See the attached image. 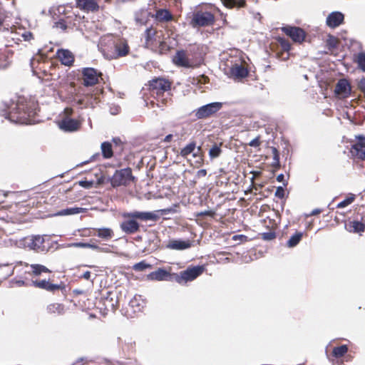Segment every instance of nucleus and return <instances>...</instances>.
Masks as SVG:
<instances>
[{
    "label": "nucleus",
    "mask_w": 365,
    "mask_h": 365,
    "mask_svg": "<svg viewBox=\"0 0 365 365\" xmlns=\"http://www.w3.org/2000/svg\"><path fill=\"white\" fill-rule=\"evenodd\" d=\"M38 102L24 96L18 97L15 106L9 111L1 110L0 115L12 123L29 124L36 113Z\"/></svg>",
    "instance_id": "nucleus-1"
},
{
    "label": "nucleus",
    "mask_w": 365,
    "mask_h": 365,
    "mask_svg": "<svg viewBox=\"0 0 365 365\" xmlns=\"http://www.w3.org/2000/svg\"><path fill=\"white\" fill-rule=\"evenodd\" d=\"M63 101L78 106L80 109L94 108L99 103L97 96L91 92H87L82 86H76L75 82H71L67 87L66 94Z\"/></svg>",
    "instance_id": "nucleus-2"
},
{
    "label": "nucleus",
    "mask_w": 365,
    "mask_h": 365,
    "mask_svg": "<svg viewBox=\"0 0 365 365\" xmlns=\"http://www.w3.org/2000/svg\"><path fill=\"white\" fill-rule=\"evenodd\" d=\"M172 85L173 82L164 77H155L148 81V86L150 95L157 101L159 107L172 104Z\"/></svg>",
    "instance_id": "nucleus-3"
},
{
    "label": "nucleus",
    "mask_w": 365,
    "mask_h": 365,
    "mask_svg": "<svg viewBox=\"0 0 365 365\" xmlns=\"http://www.w3.org/2000/svg\"><path fill=\"white\" fill-rule=\"evenodd\" d=\"M122 217L124 220L120 224V227L126 235H133L140 231V226L137 220L155 222L160 218L155 212L140 211L123 212Z\"/></svg>",
    "instance_id": "nucleus-4"
},
{
    "label": "nucleus",
    "mask_w": 365,
    "mask_h": 365,
    "mask_svg": "<svg viewBox=\"0 0 365 365\" xmlns=\"http://www.w3.org/2000/svg\"><path fill=\"white\" fill-rule=\"evenodd\" d=\"M128 289L123 287L118 292L109 291L97 298L95 302L96 307L101 312L106 314L108 312H115L121 303L126 302Z\"/></svg>",
    "instance_id": "nucleus-5"
},
{
    "label": "nucleus",
    "mask_w": 365,
    "mask_h": 365,
    "mask_svg": "<svg viewBox=\"0 0 365 365\" xmlns=\"http://www.w3.org/2000/svg\"><path fill=\"white\" fill-rule=\"evenodd\" d=\"M105 43V51L110 53L114 58L123 57L130 52V47L125 39L109 37Z\"/></svg>",
    "instance_id": "nucleus-6"
},
{
    "label": "nucleus",
    "mask_w": 365,
    "mask_h": 365,
    "mask_svg": "<svg viewBox=\"0 0 365 365\" xmlns=\"http://www.w3.org/2000/svg\"><path fill=\"white\" fill-rule=\"evenodd\" d=\"M190 18L189 24L192 28L211 26L215 21L214 14L203 9H196Z\"/></svg>",
    "instance_id": "nucleus-7"
},
{
    "label": "nucleus",
    "mask_w": 365,
    "mask_h": 365,
    "mask_svg": "<svg viewBox=\"0 0 365 365\" xmlns=\"http://www.w3.org/2000/svg\"><path fill=\"white\" fill-rule=\"evenodd\" d=\"M205 265L188 267L185 270L181 271L179 274H173V280L183 284L191 282L200 276L205 271Z\"/></svg>",
    "instance_id": "nucleus-8"
},
{
    "label": "nucleus",
    "mask_w": 365,
    "mask_h": 365,
    "mask_svg": "<svg viewBox=\"0 0 365 365\" xmlns=\"http://www.w3.org/2000/svg\"><path fill=\"white\" fill-rule=\"evenodd\" d=\"M78 71L81 74L79 79L84 87L93 86L103 81V73L96 68L86 67Z\"/></svg>",
    "instance_id": "nucleus-9"
},
{
    "label": "nucleus",
    "mask_w": 365,
    "mask_h": 365,
    "mask_svg": "<svg viewBox=\"0 0 365 365\" xmlns=\"http://www.w3.org/2000/svg\"><path fill=\"white\" fill-rule=\"evenodd\" d=\"M135 179L130 168L116 170L110 179L113 187L121 185L127 186Z\"/></svg>",
    "instance_id": "nucleus-10"
},
{
    "label": "nucleus",
    "mask_w": 365,
    "mask_h": 365,
    "mask_svg": "<svg viewBox=\"0 0 365 365\" xmlns=\"http://www.w3.org/2000/svg\"><path fill=\"white\" fill-rule=\"evenodd\" d=\"M164 36V31L158 25L148 27L144 32L145 45L148 48L155 47L156 43Z\"/></svg>",
    "instance_id": "nucleus-11"
},
{
    "label": "nucleus",
    "mask_w": 365,
    "mask_h": 365,
    "mask_svg": "<svg viewBox=\"0 0 365 365\" xmlns=\"http://www.w3.org/2000/svg\"><path fill=\"white\" fill-rule=\"evenodd\" d=\"M222 107V103L220 102L208 103L195 110L194 114L197 119H205L215 114Z\"/></svg>",
    "instance_id": "nucleus-12"
},
{
    "label": "nucleus",
    "mask_w": 365,
    "mask_h": 365,
    "mask_svg": "<svg viewBox=\"0 0 365 365\" xmlns=\"http://www.w3.org/2000/svg\"><path fill=\"white\" fill-rule=\"evenodd\" d=\"M32 284L36 287L44 289L47 292L55 293L59 290H63L65 285L63 283L53 284L50 280L46 279H36L32 281Z\"/></svg>",
    "instance_id": "nucleus-13"
},
{
    "label": "nucleus",
    "mask_w": 365,
    "mask_h": 365,
    "mask_svg": "<svg viewBox=\"0 0 365 365\" xmlns=\"http://www.w3.org/2000/svg\"><path fill=\"white\" fill-rule=\"evenodd\" d=\"M59 128L65 132H75L81 127V121L71 118H61L58 122Z\"/></svg>",
    "instance_id": "nucleus-14"
},
{
    "label": "nucleus",
    "mask_w": 365,
    "mask_h": 365,
    "mask_svg": "<svg viewBox=\"0 0 365 365\" xmlns=\"http://www.w3.org/2000/svg\"><path fill=\"white\" fill-rule=\"evenodd\" d=\"M249 71L245 66V63L244 61L232 64L229 71L230 77L235 80L242 79L247 77Z\"/></svg>",
    "instance_id": "nucleus-15"
},
{
    "label": "nucleus",
    "mask_w": 365,
    "mask_h": 365,
    "mask_svg": "<svg viewBox=\"0 0 365 365\" xmlns=\"http://www.w3.org/2000/svg\"><path fill=\"white\" fill-rule=\"evenodd\" d=\"M145 305V302L143 299L141 295H135L128 303L129 309L127 310V314L130 317H133L135 314L143 312V309Z\"/></svg>",
    "instance_id": "nucleus-16"
},
{
    "label": "nucleus",
    "mask_w": 365,
    "mask_h": 365,
    "mask_svg": "<svg viewBox=\"0 0 365 365\" xmlns=\"http://www.w3.org/2000/svg\"><path fill=\"white\" fill-rule=\"evenodd\" d=\"M282 31L294 42L302 43L306 36L305 31L297 26H284L282 28Z\"/></svg>",
    "instance_id": "nucleus-17"
},
{
    "label": "nucleus",
    "mask_w": 365,
    "mask_h": 365,
    "mask_svg": "<svg viewBox=\"0 0 365 365\" xmlns=\"http://www.w3.org/2000/svg\"><path fill=\"white\" fill-rule=\"evenodd\" d=\"M351 87L345 78L339 79L336 84L334 93L340 98H346L351 94Z\"/></svg>",
    "instance_id": "nucleus-18"
},
{
    "label": "nucleus",
    "mask_w": 365,
    "mask_h": 365,
    "mask_svg": "<svg viewBox=\"0 0 365 365\" xmlns=\"http://www.w3.org/2000/svg\"><path fill=\"white\" fill-rule=\"evenodd\" d=\"M76 6L85 12H96L99 10L98 0H76Z\"/></svg>",
    "instance_id": "nucleus-19"
},
{
    "label": "nucleus",
    "mask_w": 365,
    "mask_h": 365,
    "mask_svg": "<svg viewBox=\"0 0 365 365\" xmlns=\"http://www.w3.org/2000/svg\"><path fill=\"white\" fill-rule=\"evenodd\" d=\"M359 140L351 148L352 156L356 158L365 160V137L359 136Z\"/></svg>",
    "instance_id": "nucleus-20"
},
{
    "label": "nucleus",
    "mask_w": 365,
    "mask_h": 365,
    "mask_svg": "<svg viewBox=\"0 0 365 365\" xmlns=\"http://www.w3.org/2000/svg\"><path fill=\"white\" fill-rule=\"evenodd\" d=\"M27 246L36 252H44L47 247L45 245V240L43 236L36 235L28 239Z\"/></svg>",
    "instance_id": "nucleus-21"
},
{
    "label": "nucleus",
    "mask_w": 365,
    "mask_h": 365,
    "mask_svg": "<svg viewBox=\"0 0 365 365\" xmlns=\"http://www.w3.org/2000/svg\"><path fill=\"white\" fill-rule=\"evenodd\" d=\"M56 58L64 66H71L73 65L75 56L71 51L68 49L60 48L56 51Z\"/></svg>",
    "instance_id": "nucleus-22"
},
{
    "label": "nucleus",
    "mask_w": 365,
    "mask_h": 365,
    "mask_svg": "<svg viewBox=\"0 0 365 365\" xmlns=\"http://www.w3.org/2000/svg\"><path fill=\"white\" fill-rule=\"evenodd\" d=\"M173 63L178 66L185 68H190L192 64L190 61L187 51L185 50L178 51L173 58Z\"/></svg>",
    "instance_id": "nucleus-23"
},
{
    "label": "nucleus",
    "mask_w": 365,
    "mask_h": 365,
    "mask_svg": "<svg viewBox=\"0 0 365 365\" xmlns=\"http://www.w3.org/2000/svg\"><path fill=\"white\" fill-rule=\"evenodd\" d=\"M147 278L153 281H163L168 279L173 280V274H170L163 268H158L157 270L150 272L148 274Z\"/></svg>",
    "instance_id": "nucleus-24"
},
{
    "label": "nucleus",
    "mask_w": 365,
    "mask_h": 365,
    "mask_svg": "<svg viewBox=\"0 0 365 365\" xmlns=\"http://www.w3.org/2000/svg\"><path fill=\"white\" fill-rule=\"evenodd\" d=\"M344 19V16L342 13L339 11H334L329 14L327 18V25L331 28L334 29L340 26Z\"/></svg>",
    "instance_id": "nucleus-25"
},
{
    "label": "nucleus",
    "mask_w": 365,
    "mask_h": 365,
    "mask_svg": "<svg viewBox=\"0 0 365 365\" xmlns=\"http://www.w3.org/2000/svg\"><path fill=\"white\" fill-rule=\"evenodd\" d=\"M190 240H170L168 241L167 248L175 250H183L191 247Z\"/></svg>",
    "instance_id": "nucleus-26"
},
{
    "label": "nucleus",
    "mask_w": 365,
    "mask_h": 365,
    "mask_svg": "<svg viewBox=\"0 0 365 365\" xmlns=\"http://www.w3.org/2000/svg\"><path fill=\"white\" fill-rule=\"evenodd\" d=\"M26 267H29L30 270L26 272L30 276L38 277L40 276L42 273H51V271L47 268L46 266L39 264H29L28 263H24Z\"/></svg>",
    "instance_id": "nucleus-27"
},
{
    "label": "nucleus",
    "mask_w": 365,
    "mask_h": 365,
    "mask_svg": "<svg viewBox=\"0 0 365 365\" xmlns=\"http://www.w3.org/2000/svg\"><path fill=\"white\" fill-rule=\"evenodd\" d=\"M280 216L278 212H274L273 216H267L262 220L263 225L269 230H276L279 223Z\"/></svg>",
    "instance_id": "nucleus-28"
},
{
    "label": "nucleus",
    "mask_w": 365,
    "mask_h": 365,
    "mask_svg": "<svg viewBox=\"0 0 365 365\" xmlns=\"http://www.w3.org/2000/svg\"><path fill=\"white\" fill-rule=\"evenodd\" d=\"M93 235H96L98 237L105 240H109L112 239L114 236V232L112 229L103 227V228H93Z\"/></svg>",
    "instance_id": "nucleus-29"
},
{
    "label": "nucleus",
    "mask_w": 365,
    "mask_h": 365,
    "mask_svg": "<svg viewBox=\"0 0 365 365\" xmlns=\"http://www.w3.org/2000/svg\"><path fill=\"white\" fill-rule=\"evenodd\" d=\"M155 19L159 22H168L173 19V16L168 9H160L156 10Z\"/></svg>",
    "instance_id": "nucleus-30"
},
{
    "label": "nucleus",
    "mask_w": 365,
    "mask_h": 365,
    "mask_svg": "<svg viewBox=\"0 0 365 365\" xmlns=\"http://www.w3.org/2000/svg\"><path fill=\"white\" fill-rule=\"evenodd\" d=\"M196 148L198 152L201 150V146L197 147L196 142L191 141L180 150V155L183 158H187L190 154L193 153V155L196 156L197 154L194 153Z\"/></svg>",
    "instance_id": "nucleus-31"
},
{
    "label": "nucleus",
    "mask_w": 365,
    "mask_h": 365,
    "mask_svg": "<svg viewBox=\"0 0 365 365\" xmlns=\"http://www.w3.org/2000/svg\"><path fill=\"white\" fill-rule=\"evenodd\" d=\"M339 44V40L338 38L333 35H328L326 40V47L328 51L326 53L332 54L334 49L337 48Z\"/></svg>",
    "instance_id": "nucleus-32"
},
{
    "label": "nucleus",
    "mask_w": 365,
    "mask_h": 365,
    "mask_svg": "<svg viewBox=\"0 0 365 365\" xmlns=\"http://www.w3.org/2000/svg\"><path fill=\"white\" fill-rule=\"evenodd\" d=\"M12 53L6 48H0V69L6 68L10 63Z\"/></svg>",
    "instance_id": "nucleus-33"
},
{
    "label": "nucleus",
    "mask_w": 365,
    "mask_h": 365,
    "mask_svg": "<svg viewBox=\"0 0 365 365\" xmlns=\"http://www.w3.org/2000/svg\"><path fill=\"white\" fill-rule=\"evenodd\" d=\"M152 51L160 54H165L170 51L169 45L165 41L164 36L160 39L159 43H156L155 47L150 48Z\"/></svg>",
    "instance_id": "nucleus-34"
},
{
    "label": "nucleus",
    "mask_w": 365,
    "mask_h": 365,
    "mask_svg": "<svg viewBox=\"0 0 365 365\" xmlns=\"http://www.w3.org/2000/svg\"><path fill=\"white\" fill-rule=\"evenodd\" d=\"M222 1L227 9L245 8L247 6L246 0H222Z\"/></svg>",
    "instance_id": "nucleus-35"
},
{
    "label": "nucleus",
    "mask_w": 365,
    "mask_h": 365,
    "mask_svg": "<svg viewBox=\"0 0 365 365\" xmlns=\"http://www.w3.org/2000/svg\"><path fill=\"white\" fill-rule=\"evenodd\" d=\"M346 229L349 232L358 233V232H364L365 230V225L361 222L356 221V220L350 221L346 225Z\"/></svg>",
    "instance_id": "nucleus-36"
},
{
    "label": "nucleus",
    "mask_w": 365,
    "mask_h": 365,
    "mask_svg": "<svg viewBox=\"0 0 365 365\" xmlns=\"http://www.w3.org/2000/svg\"><path fill=\"white\" fill-rule=\"evenodd\" d=\"M101 149L103 158L110 159L113 156L112 145L110 142L106 141L102 143Z\"/></svg>",
    "instance_id": "nucleus-37"
},
{
    "label": "nucleus",
    "mask_w": 365,
    "mask_h": 365,
    "mask_svg": "<svg viewBox=\"0 0 365 365\" xmlns=\"http://www.w3.org/2000/svg\"><path fill=\"white\" fill-rule=\"evenodd\" d=\"M46 310L51 314H62L64 312V305L59 303H53L47 306Z\"/></svg>",
    "instance_id": "nucleus-38"
},
{
    "label": "nucleus",
    "mask_w": 365,
    "mask_h": 365,
    "mask_svg": "<svg viewBox=\"0 0 365 365\" xmlns=\"http://www.w3.org/2000/svg\"><path fill=\"white\" fill-rule=\"evenodd\" d=\"M349 348L347 345L343 344L339 346L334 347L331 356L336 359L341 358L345 356V354L348 352Z\"/></svg>",
    "instance_id": "nucleus-39"
},
{
    "label": "nucleus",
    "mask_w": 365,
    "mask_h": 365,
    "mask_svg": "<svg viewBox=\"0 0 365 365\" xmlns=\"http://www.w3.org/2000/svg\"><path fill=\"white\" fill-rule=\"evenodd\" d=\"M85 211H86V209L82 208V207H70V208L63 209V210L58 211V212L57 213V215H61V216L71 215L82 213V212H84Z\"/></svg>",
    "instance_id": "nucleus-40"
},
{
    "label": "nucleus",
    "mask_w": 365,
    "mask_h": 365,
    "mask_svg": "<svg viewBox=\"0 0 365 365\" xmlns=\"http://www.w3.org/2000/svg\"><path fill=\"white\" fill-rule=\"evenodd\" d=\"M303 233L302 232H297L290 237L289 240L287 242V245L289 247H294L302 240Z\"/></svg>",
    "instance_id": "nucleus-41"
},
{
    "label": "nucleus",
    "mask_w": 365,
    "mask_h": 365,
    "mask_svg": "<svg viewBox=\"0 0 365 365\" xmlns=\"http://www.w3.org/2000/svg\"><path fill=\"white\" fill-rule=\"evenodd\" d=\"M270 150L273 158L272 167L274 168L275 170H278L280 168L279 153L275 147H271Z\"/></svg>",
    "instance_id": "nucleus-42"
},
{
    "label": "nucleus",
    "mask_w": 365,
    "mask_h": 365,
    "mask_svg": "<svg viewBox=\"0 0 365 365\" xmlns=\"http://www.w3.org/2000/svg\"><path fill=\"white\" fill-rule=\"evenodd\" d=\"M354 61L358 64V67L365 71V52H360L354 56Z\"/></svg>",
    "instance_id": "nucleus-43"
},
{
    "label": "nucleus",
    "mask_w": 365,
    "mask_h": 365,
    "mask_svg": "<svg viewBox=\"0 0 365 365\" xmlns=\"http://www.w3.org/2000/svg\"><path fill=\"white\" fill-rule=\"evenodd\" d=\"M222 143L215 144L209 150V156L211 159L216 158L219 157L222 153L221 150Z\"/></svg>",
    "instance_id": "nucleus-44"
},
{
    "label": "nucleus",
    "mask_w": 365,
    "mask_h": 365,
    "mask_svg": "<svg viewBox=\"0 0 365 365\" xmlns=\"http://www.w3.org/2000/svg\"><path fill=\"white\" fill-rule=\"evenodd\" d=\"M278 44L281 47V49L283 51L289 52L291 49V44L289 41V40L283 38V37H279L277 39Z\"/></svg>",
    "instance_id": "nucleus-45"
},
{
    "label": "nucleus",
    "mask_w": 365,
    "mask_h": 365,
    "mask_svg": "<svg viewBox=\"0 0 365 365\" xmlns=\"http://www.w3.org/2000/svg\"><path fill=\"white\" fill-rule=\"evenodd\" d=\"M152 265L147 263L145 260H142L140 262L135 264L133 266V269L136 272H143L148 268H151Z\"/></svg>",
    "instance_id": "nucleus-46"
},
{
    "label": "nucleus",
    "mask_w": 365,
    "mask_h": 365,
    "mask_svg": "<svg viewBox=\"0 0 365 365\" xmlns=\"http://www.w3.org/2000/svg\"><path fill=\"white\" fill-rule=\"evenodd\" d=\"M355 200V195L354 194H350L349 196L346 197L344 200L337 204V208H343L345 207L350 204H351Z\"/></svg>",
    "instance_id": "nucleus-47"
},
{
    "label": "nucleus",
    "mask_w": 365,
    "mask_h": 365,
    "mask_svg": "<svg viewBox=\"0 0 365 365\" xmlns=\"http://www.w3.org/2000/svg\"><path fill=\"white\" fill-rule=\"evenodd\" d=\"M261 235L264 240H272L276 238V230H269V232L262 233Z\"/></svg>",
    "instance_id": "nucleus-48"
},
{
    "label": "nucleus",
    "mask_w": 365,
    "mask_h": 365,
    "mask_svg": "<svg viewBox=\"0 0 365 365\" xmlns=\"http://www.w3.org/2000/svg\"><path fill=\"white\" fill-rule=\"evenodd\" d=\"M252 190L254 191L255 195H261L262 192L260 190L263 187L264 185L262 184L255 183L254 181H252Z\"/></svg>",
    "instance_id": "nucleus-49"
},
{
    "label": "nucleus",
    "mask_w": 365,
    "mask_h": 365,
    "mask_svg": "<svg viewBox=\"0 0 365 365\" xmlns=\"http://www.w3.org/2000/svg\"><path fill=\"white\" fill-rule=\"evenodd\" d=\"M73 113L74 110L71 107H66L63 109L61 118H71Z\"/></svg>",
    "instance_id": "nucleus-50"
},
{
    "label": "nucleus",
    "mask_w": 365,
    "mask_h": 365,
    "mask_svg": "<svg viewBox=\"0 0 365 365\" xmlns=\"http://www.w3.org/2000/svg\"><path fill=\"white\" fill-rule=\"evenodd\" d=\"M21 37L25 41H30L31 40L34 38V34L31 31H24L21 34Z\"/></svg>",
    "instance_id": "nucleus-51"
},
{
    "label": "nucleus",
    "mask_w": 365,
    "mask_h": 365,
    "mask_svg": "<svg viewBox=\"0 0 365 365\" xmlns=\"http://www.w3.org/2000/svg\"><path fill=\"white\" fill-rule=\"evenodd\" d=\"M261 138L259 135L257 136L255 138H254L252 140H251L248 145L251 147H259L261 145Z\"/></svg>",
    "instance_id": "nucleus-52"
},
{
    "label": "nucleus",
    "mask_w": 365,
    "mask_h": 365,
    "mask_svg": "<svg viewBox=\"0 0 365 365\" xmlns=\"http://www.w3.org/2000/svg\"><path fill=\"white\" fill-rule=\"evenodd\" d=\"M284 190L282 187H278L275 192V196L279 199H282L284 197Z\"/></svg>",
    "instance_id": "nucleus-53"
},
{
    "label": "nucleus",
    "mask_w": 365,
    "mask_h": 365,
    "mask_svg": "<svg viewBox=\"0 0 365 365\" xmlns=\"http://www.w3.org/2000/svg\"><path fill=\"white\" fill-rule=\"evenodd\" d=\"M56 26L63 30H66L67 29V25L64 21H59L56 23Z\"/></svg>",
    "instance_id": "nucleus-54"
},
{
    "label": "nucleus",
    "mask_w": 365,
    "mask_h": 365,
    "mask_svg": "<svg viewBox=\"0 0 365 365\" xmlns=\"http://www.w3.org/2000/svg\"><path fill=\"white\" fill-rule=\"evenodd\" d=\"M207 175V170L205 169L199 170L197 173V175L198 178L205 177Z\"/></svg>",
    "instance_id": "nucleus-55"
},
{
    "label": "nucleus",
    "mask_w": 365,
    "mask_h": 365,
    "mask_svg": "<svg viewBox=\"0 0 365 365\" xmlns=\"http://www.w3.org/2000/svg\"><path fill=\"white\" fill-rule=\"evenodd\" d=\"M91 272L89 271H86L85 272L83 275H82V278L85 279H87V280H89L90 278H91Z\"/></svg>",
    "instance_id": "nucleus-56"
},
{
    "label": "nucleus",
    "mask_w": 365,
    "mask_h": 365,
    "mask_svg": "<svg viewBox=\"0 0 365 365\" xmlns=\"http://www.w3.org/2000/svg\"><path fill=\"white\" fill-rule=\"evenodd\" d=\"M173 138V135L172 134H169V135L165 136V138L163 139V141L164 143H170V142L172 141Z\"/></svg>",
    "instance_id": "nucleus-57"
},
{
    "label": "nucleus",
    "mask_w": 365,
    "mask_h": 365,
    "mask_svg": "<svg viewBox=\"0 0 365 365\" xmlns=\"http://www.w3.org/2000/svg\"><path fill=\"white\" fill-rule=\"evenodd\" d=\"M113 142L116 145H120L122 144V141L119 138H114L113 139Z\"/></svg>",
    "instance_id": "nucleus-58"
},
{
    "label": "nucleus",
    "mask_w": 365,
    "mask_h": 365,
    "mask_svg": "<svg viewBox=\"0 0 365 365\" xmlns=\"http://www.w3.org/2000/svg\"><path fill=\"white\" fill-rule=\"evenodd\" d=\"M322 212V210L320 209H315L313 210L310 214V215H317Z\"/></svg>",
    "instance_id": "nucleus-59"
},
{
    "label": "nucleus",
    "mask_w": 365,
    "mask_h": 365,
    "mask_svg": "<svg viewBox=\"0 0 365 365\" xmlns=\"http://www.w3.org/2000/svg\"><path fill=\"white\" fill-rule=\"evenodd\" d=\"M214 214L215 213L212 211H205L204 212H202L201 215H207V216L212 217L214 215Z\"/></svg>",
    "instance_id": "nucleus-60"
},
{
    "label": "nucleus",
    "mask_w": 365,
    "mask_h": 365,
    "mask_svg": "<svg viewBox=\"0 0 365 365\" xmlns=\"http://www.w3.org/2000/svg\"><path fill=\"white\" fill-rule=\"evenodd\" d=\"M76 246L80 247H88L89 245H88V243L79 242L76 244Z\"/></svg>",
    "instance_id": "nucleus-61"
},
{
    "label": "nucleus",
    "mask_w": 365,
    "mask_h": 365,
    "mask_svg": "<svg viewBox=\"0 0 365 365\" xmlns=\"http://www.w3.org/2000/svg\"><path fill=\"white\" fill-rule=\"evenodd\" d=\"M284 176L283 174H280L277 177V180L278 182H283L284 181Z\"/></svg>",
    "instance_id": "nucleus-62"
},
{
    "label": "nucleus",
    "mask_w": 365,
    "mask_h": 365,
    "mask_svg": "<svg viewBox=\"0 0 365 365\" xmlns=\"http://www.w3.org/2000/svg\"><path fill=\"white\" fill-rule=\"evenodd\" d=\"M88 245L89 248H92L93 250H98L99 249V247L95 244H90V243H88Z\"/></svg>",
    "instance_id": "nucleus-63"
},
{
    "label": "nucleus",
    "mask_w": 365,
    "mask_h": 365,
    "mask_svg": "<svg viewBox=\"0 0 365 365\" xmlns=\"http://www.w3.org/2000/svg\"><path fill=\"white\" fill-rule=\"evenodd\" d=\"M260 175H261V172H259V171L254 172L253 173V177L252 178V181L254 180V178H257V176H259Z\"/></svg>",
    "instance_id": "nucleus-64"
}]
</instances>
